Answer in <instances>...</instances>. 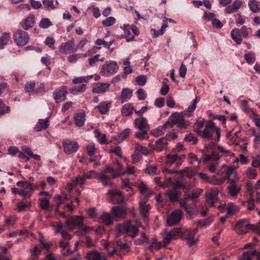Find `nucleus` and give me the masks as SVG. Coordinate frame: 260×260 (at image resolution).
I'll return each instance as SVG.
<instances>
[{
    "label": "nucleus",
    "instance_id": "16",
    "mask_svg": "<svg viewBox=\"0 0 260 260\" xmlns=\"http://www.w3.org/2000/svg\"><path fill=\"white\" fill-rule=\"evenodd\" d=\"M218 188L214 187L205 193L206 201L212 207L215 206V204L218 201Z\"/></svg>",
    "mask_w": 260,
    "mask_h": 260
},
{
    "label": "nucleus",
    "instance_id": "25",
    "mask_svg": "<svg viewBox=\"0 0 260 260\" xmlns=\"http://www.w3.org/2000/svg\"><path fill=\"white\" fill-rule=\"evenodd\" d=\"M110 84L108 83H98L92 88V91L95 93H102L109 90Z\"/></svg>",
    "mask_w": 260,
    "mask_h": 260
},
{
    "label": "nucleus",
    "instance_id": "39",
    "mask_svg": "<svg viewBox=\"0 0 260 260\" xmlns=\"http://www.w3.org/2000/svg\"><path fill=\"white\" fill-rule=\"evenodd\" d=\"M134 107L130 104L124 105L121 109V114L124 116H129L132 114Z\"/></svg>",
    "mask_w": 260,
    "mask_h": 260
},
{
    "label": "nucleus",
    "instance_id": "60",
    "mask_svg": "<svg viewBox=\"0 0 260 260\" xmlns=\"http://www.w3.org/2000/svg\"><path fill=\"white\" fill-rule=\"evenodd\" d=\"M114 41L112 40L110 42H106L103 39H97L95 41V44L98 45H104V47L109 48L114 43Z\"/></svg>",
    "mask_w": 260,
    "mask_h": 260
},
{
    "label": "nucleus",
    "instance_id": "56",
    "mask_svg": "<svg viewBox=\"0 0 260 260\" xmlns=\"http://www.w3.org/2000/svg\"><path fill=\"white\" fill-rule=\"evenodd\" d=\"M248 5L251 11L257 13L259 9L258 7V2L255 0H251L249 2Z\"/></svg>",
    "mask_w": 260,
    "mask_h": 260
},
{
    "label": "nucleus",
    "instance_id": "34",
    "mask_svg": "<svg viewBox=\"0 0 260 260\" xmlns=\"http://www.w3.org/2000/svg\"><path fill=\"white\" fill-rule=\"evenodd\" d=\"M241 5V1L239 0L236 1L232 5H230L226 8V12L228 13H232L233 12H236L240 8Z\"/></svg>",
    "mask_w": 260,
    "mask_h": 260
},
{
    "label": "nucleus",
    "instance_id": "52",
    "mask_svg": "<svg viewBox=\"0 0 260 260\" xmlns=\"http://www.w3.org/2000/svg\"><path fill=\"white\" fill-rule=\"evenodd\" d=\"M244 58L248 64H252L255 61V56L254 53L250 52L244 55Z\"/></svg>",
    "mask_w": 260,
    "mask_h": 260
},
{
    "label": "nucleus",
    "instance_id": "33",
    "mask_svg": "<svg viewBox=\"0 0 260 260\" xmlns=\"http://www.w3.org/2000/svg\"><path fill=\"white\" fill-rule=\"evenodd\" d=\"M49 126V121L47 118L45 119H39L38 123L35 127V129L37 132H39L42 129L47 128Z\"/></svg>",
    "mask_w": 260,
    "mask_h": 260
},
{
    "label": "nucleus",
    "instance_id": "53",
    "mask_svg": "<svg viewBox=\"0 0 260 260\" xmlns=\"http://www.w3.org/2000/svg\"><path fill=\"white\" fill-rule=\"evenodd\" d=\"M86 89V85L84 84L78 86H74L71 89L72 93L75 94L78 92H82L84 91Z\"/></svg>",
    "mask_w": 260,
    "mask_h": 260
},
{
    "label": "nucleus",
    "instance_id": "10",
    "mask_svg": "<svg viewBox=\"0 0 260 260\" xmlns=\"http://www.w3.org/2000/svg\"><path fill=\"white\" fill-rule=\"evenodd\" d=\"M119 67L115 61H107L102 66L101 72L106 76H111L118 71Z\"/></svg>",
    "mask_w": 260,
    "mask_h": 260
},
{
    "label": "nucleus",
    "instance_id": "21",
    "mask_svg": "<svg viewBox=\"0 0 260 260\" xmlns=\"http://www.w3.org/2000/svg\"><path fill=\"white\" fill-rule=\"evenodd\" d=\"M260 260V252L254 250L244 252L239 260Z\"/></svg>",
    "mask_w": 260,
    "mask_h": 260
},
{
    "label": "nucleus",
    "instance_id": "42",
    "mask_svg": "<svg viewBox=\"0 0 260 260\" xmlns=\"http://www.w3.org/2000/svg\"><path fill=\"white\" fill-rule=\"evenodd\" d=\"M203 191V190L201 188H197L194 189L191 191L190 194L188 196V198L196 202L197 199L199 198L201 196Z\"/></svg>",
    "mask_w": 260,
    "mask_h": 260
},
{
    "label": "nucleus",
    "instance_id": "13",
    "mask_svg": "<svg viewBox=\"0 0 260 260\" xmlns=\"http://www.w3.org/2000/svg\"><path fill=\"white\" fill-rule=\"evenodd\" d=\"M142 227L140 221L136 220V223H129L126 224L124 226L125 232L132 238H135L138 233V228Z\"/></svg>",
    "mask_w": 260,
    "mask_h": 260
},
{
    "label": "nucleus",
    "instance_id": "36",
    "mask_svg": "<svg viewBox=\"0 0 260 260\" xmlns=\"http://www.w3.org/2000/svg\"><path fill=\"white\" fill-rule=\"evenodd\" d=\"M231 37L233 40L238 44L242 42V39L240 35V30L238 28H235L231 31Z\"/></svg>",
    "mask_w": 260,
    "mask_h": 260
},
{
    "label": "nucleus",
    "instance_id": "63",
    "mask_svg": "<svg viewBox=\"0 0 260 260\" xmlns=\"http://www.w3.org/2000/svg\"><path fill=\"white\" fill-rule=\"evenodd\" d=\"M247 104H248L247 101L246 100H242L241 101V107L242 110L244 111L246 113H251V114H254V112L250 108H249L248 107Z\"/></svg>",
    "mask_w": 260,
    "mask_h": 260
},
{
    "label": "nucleus",
    "instance_id": "47",
    "mask_svg": "<svg viewBox=\"0 0 260 260\" xmlns=\"http://www.w3.org/2000/svg\"><path fill=\"white\" fill-rule=\"evenodd\" d=\"M67 200H68V198L67 195L60 196L58 194H56L53 198V200L58 207L62 204Z\"/></svg>",
    "mask_w": 260,
    "mask_h": 260
},
{
    "label": "nucleus",
    "instance_id": "4",
    "mask_svg": "<svg viewBox=\"0 0 260 260\" xmlns=\"http://www.w3.org/2000/svg\"><path fill=\"white\" fill-rule=\"evenodd\" d=\"M198 232L197 229H184L183 231L181 230L180 237L186 239L187 241V244L189 246H192L197 243L198 239H194L195 235Z\"/></svg>",
    "mask_w": 260,
    "mask_h": 260
},
{
    "label": "nucleus",
    "instance_id": "62",
    "mask_svg": "<svg viewBox=\"0 0 260 260\" xmlns=\"http://www.w3.org/2000/svg\"><path fill=\"white\" fill-rule=\"evenodd\" d=\"M194 174V171L191 168H187L184 169L182 172V175L184 177L190 178Z\"/></svg>",
    "mask_w": 260,
    "mask_h": 260
},
{
    "label": "nucleus",
    "instance_id": "50",
    "mask_svg": "<svg viewBox=\"0 0 260 260\" xmlns=\"http://www.w3.org/2000/svg\"><path fill=\"white\" fill-rule=\"evenodd\" d=\"M213 221V218H208L204 219H201L199 220V221L197 223V225L199 226L202 227V228H205L209 225Z\"/></svg>",
    "mask_w": 260,
    "mask_h": 260
},
{
    "label": "nucleus",
    "instance_id": "9",
    "mask_svg": "<svg viewBox=\"0 0 260 260\" xmlns=\"http://www.w3.org/2000/svg\"><path fill=\"white\" fill-rule=\"evenodd\" d=\"M83 222V217L77 215L69 218L66 220V224L69 230L80 229L82 226Z\"/></svg>",
    "mask_w": 260,
    "mask_h": 260
},
{
    "label": "nucleus",
    "instance_id": "44",
    "mask_svg": "<svg viewBox=\"0 0 260 260\" xmlns=\"http://www.w3.org/2000/svg\"><path fill=\"white\" fill-rule=\"evenodd\" d=\"M204 125V119L199 118L198 120L195 122L193 125V129L194 131L198 133V134H200L202 131L200 130Z\"/></svg>",
    "mask_w": 260,
    "mask_h": 260
},
{
    "label": "nucleus",
    "instance_id": "29",
    "mask_svg": "<svg viewBox=\"0 0 260 260\" xmlns=\"http://www.w3.org/2000/svg\"><path fill=\"white\" fill-rule=\"evenodd\" d=\"M130 131L129 128H126L121 133L117 134L113 138L114 142L116 144H119L122 142L129 136Z\"/></svg>",
    "mask_w": 260,
    "mask_h": 260
},
{
    "label": "nucleus",
    "instance_id": "11",
    "mask_svg": "<svg viewBox=\"0 0 260 260\" xmlns=\"http://www.w3.org/2000/svg\"><path fill=\"white\" fill-rule=\"evenodd\" d=\"M184 115L188 116L190 115V114H187V112H184L182 114L177 112L173 113L172 115H174L173 124H177L178 126L181 128H186L189 125V122L188 121L184 120Z\"/></svg>",
    "mask_w": 260,
    "mask_h": 260
},
{
    "label": "nucleus",
    "instance_id": "5",
    "mask_svg": "<svg viewBox=\"0 0 260 260\" xmlns=\"http://www.w3.org/2000/svg\"><path fill=\"white\" fill-rule=\"evenodd\" d=\"M181 230L175 228L170 231L164 232L161 233L163 237L164 246H167L172 240H176L180 237Z\"/></svg>",
    "mask_w": 260,
    "mask_h": 260
},
{
    "label": "nucleus",
    "instance_id": "43",
    "mask_svg": "<svg viewBox=\"0 0 260 260\" xmlns=\"http://www.w3.org/2000/svg\"><path fill=\"white\" fill-rule=\"evenodd\" d=\"M175 162H177L178 164H181V159L180 157L177 155H171L169 154L167 155V164L172 165Z\"/></svg>",
    "mask_w": 260,
    "mask_h": 260
},
{
    "label": "nucleus",
    "instance_id": "38",
    "mask_svg": "<svg viewBox=\"0 0 260 260\" xmlns=\"http://www.w3.org/2000/svg\"><path fill=\"white\" fill-rule=\"evenodd\" d=\"M100 222H102L106 225H110L112 223L111 216L110 213L108 212L103 213L100 218Z\"/></svg>",
    "mask_w": 260,
    "mask_h": 260
},
{
    "label": "nucleus",
    "instance_id": "57",
    "mask_svg": "<svg viewBox=\"0 0 260 260\" xmlns=\"http://www.w3.org/2000/svg\"><path fill=\"white\" fill-rule=\"evenodd\" d=\"M52 25L50 19L48 18H43L42 19L39 23V26L42 28H47L49 26Z\"/></svg>",
    "mask_w": 260,
    "mask_h": 260
},
{
    "label": "nucleus",
    "instance_id": "12",
    "mask_svg": "<svg viewBox=\"0 0 260 260\" xmlns=\"http://www.w3.org/2000/svg\"><path fill=\"white\" fill-rule=\"evenodd\" d=\"M126 213V207L123 205L114 206L111 209L112 216L116 221L124 219Z\"/></svg>",
    "mask_w": 260,
    "mask_h": 260
},
{
    "label": "nucleus",
    "instance_id": "58",
    "mask_svg": "<svg viewBox=\"0 0 260 260\" xmlns=\"http://www.w3.org/2000/svg\"><path fill=\"white\" fill-rule=\"evenodd\" d=\"M184 140L187 142L191 143V145H195L198 142L197 138L194 137V135L191 133L185 136Z\"/></svg>",
    "mask_w": 260,
    "mask_h": 260
},
{
    "label": "nucleus",
    "instance_id": "26",
    "mask_svg": "<svg viewBox=\"0 0 260 260\" xmlns=\"http://www.w3.org/2000/svg\"><path fill=\"white\" fill-rule=\"evenodd\" d=\"M8 151L9 154L12 156H17L20 158L25 159L26 161L29 160V157L25 155L17 147H9Z\"/></svg>",
    "mask_w": 260,
    "mask_h": 260
},
{
    "label": "nucleus",
    "instance_id": "35",
    "mask_svg": "<svg viewBox=\"0 0 260 260\" xmlns=\"http://www.w3.org/2000/svg\"><path fill=\"white\" fill-rule=\"evenodd\" d=\"M111 103L107 102H102L98 106L95 107L98 109L99 112L102 114H106L110 107Z\"/></svg>",
    "mask_w": 260,
    "mask_h": 260
},
{
    "label": "nucleus",
    "instance_id": "45",
    "mask_svg": "<svg viewBox=\"0 0 260 260\" xmlns=\"http://www.w3.org/2000/svg\"><path fill=\"white\" fill-rule=\"evenodd\" d=\"M10 38V34L8 32H5L3 35L0 37V49L4 48V46L7 44Z\"/></svg>",
    "mask_w": 260,
    "mask_h": 260
},
{
    "label": "nucleus",
    "instance_id": "2",
    "mask_svg": "<svg viewBox=\"0 0 260 260\" xmlns=\"http://www.w3.org/2000/svg\"><path fill=\"white\" fill-rule=\"evenodd\" d=\"M200 135L205 140L211 141L212 144L215 145L220 139V129L215 125L214 122L210 121Z\"/></svg>",
    "mask_w": 260,
    "mask_h": 260
},
{
    "label": "nucleus",
    "instance_id": "18",
    "mask_svg": "<svg viewBox=\"0 0 260 260\" xmlns=\"http://www.w3.org/2000/svg\"><path fill=\"white\" fill-rule=\"evenodd\" d=\"M182 217V212L179 210L173 211L168 217L167 223L169 226H173L178 224Z\"/></svg>",
    "mask_w": 260,
    "mask_h": 260
},
{
    "label": "nucleus",
    "instance_id": "49",
    "mask_svg": "<svg viewBox=\"0 0 260 260\" xmlns=\"http://www.w3.org/2000/svg\"><path fill=\"white\" fill-rule=\"evenodd\" d=\"M148 241V237L144 232H142L140 238L135 240V244L136 245H141Z\"/></svg>",
    "mask_w": 260,
    "mask_h": 260
},
{
    "label": "nucleus",
    "instance_id": "40",
    "mask_svg": "<svg viewBox=\"0 0 260 260\" xmlns=\"http://www.w3.org/2000/svg\"><path fill=\"white\" fill-rule=\"evenodd\" d=\"M138 187L142 194H145L147 196H150L153 194V192L152 190H149L146 185L143 182H141L138 185Z\"/></svg>",
    "mask_w": 260,
    "mask_h": 260
},
{
    "label": "nucleus",
    "instance_id": "64",
    "mask_svg": "<svg viewBox=\"0 0 260 260\" xmlns=\"http://www.w3.org/2000/svg\"><path fill=\"white\" fill-rule=\"evenodd\" d=\"M146 81L147 78L145 75H140L137 76L136 78V83L140 86L144 85L146 83Z\"/></svg>",
    "mask_w": 260,
    "mask_h": 260
},
{
    "label": "nucleus",
    "instance_id": "51",
    "mask_svg": "<svg viewBox=\"0 0 260 260\" xmlns=\"http://www.w3.org/2000/svg\"><path fill=\"white\" fill-rule=\"evenodd\" d=\"M93 77L92 75L85 76V77H80L75 78L73 80V83L74 84H78L81 83L83 82H87L88 81L91 79Z\"/></svg>",
    "mask_w": 260,
    "mask_h": 260
},
{
    "label": "nucleus",
    "instance_id": "28",
    "mask_svg": "<svg viewBox=\"0 0 260 260\" xmlns=\"http://www.w3.org/2000/svg\"><path fill=\"white\" fill-rule=\"evenodd\" d=\"M35 23V16L30 15L21 22V25L22 28L27 30L33 27Z\"/></svg>",
    "mask_w": 260,
    "mask_h": 260
},
{
    "label": "nucleus",
    "instance_id": "3",
    "mask_svg": "<svg viewBox=\"0 0 260 260\" xmlns=\"http://www.w3.org/2000/svg\"><path fill=\"white\" fill-rule=\"evenodd\" d=\"M100 174L98 175L95 171L91 170L87 173H84L82 176H77L72 182L68 184V189L71 191L72 189L77 185H83L85 184L86 179L98 178Z\"/></svg>",
    "mask_w": 260,
    "mask_h": 260
},
{
    "label": "nucleus",
    "instance_id": "7",
    "mask_svg": "<svg viewBox=\"0 0 260 260\" xmlns=\"http://www.w3.org/2000/svg\"><path fill=\"white\" fill-rule=\"evenodd\" d=\"M202 159L203 161L204 162L209 161L211 159L213 160V161H211L209 163L208 168L210 172L214 173L218 165V160L219 159V154L215 152H212L211 154L207 155L206 157H203Z\"/></svg>",
    "mask_w": 260,
    "mask_h": 260
},
{
    "label": "nucleus",
    "instance_id": "6",
    "mask_svg": "<svg viewBox=\"0 0 260 260\" xmlns=\"http://www.w3.org/2000/svg\"><path fill=\"white\" fill-rule=\"evenodd\" d=\"M16 185L21 187L20 196L22 197L30 198L34 191V188L31 183L27 181H18Z\"/></svg>",
    "mask_w": 260,
    "mask_h": 260
},
{
    "label": "nucleus",
    "instance_id": "8",
    "mask_svg": "<svg viewBox=\"0 0 260 260\" xmlns=\"http://www.w3.org/2000/svg\"><path fill=\"white\" fill-rule=\"evenodd\" d=\"M107 196V201L113 204H120L124 201L122 192L117 189L109 190Z\"/></svg>",
    "mask_w": 260,
    "mask_h": 260
},
{
    "label": "nucleus",
    "instance_id": "55",
    "mask_svg": "<svg viewBox=\"0 0 260 260\" xmlns=\"http://www.w3.org/2000/svg\"><path fill=\"white\" fill-rule=\"evenodd\" d=\"M40 202V205L43 209H48L49 206V199L47 198H40L39 199Z\"/></svg>",
    "mask_w": 260,
    "mask_h": 260
},
{
    "label": "nucleus",
    "instance_id": "22",
    "mask_svg": "<svg viewBox=\"0 0 260 260\" xmlns=\"http://www.w3.org/2000/svg\"><path fill=\"white\" fill-rule=\"evenodd\" d=\"M53 96L56 102L63 101L66 97V87L62 86L59 89H56L53 92Z\"/></svg>",
    "mask_w": 260,
    "mask_h": 260
},
{
    "label": "nucleus",
    "instance_id": "41",
    "mask_svg": "<svg viewBox=\"0 0 260 260\" xmlns=\"http://www.w3.org/2000/svg\"><path fill=\"white\" fill-rule=\"evenodd\" d=\"M36 83L33 81L27 82L25 85V91L29 94H35Z\"/></svg>",
    "mask_w": 260,
    "mask_h": 260
},
{
    "label": "nucleus",
    "instance_id": "30",
    "mask_svg": "<svg viewBox=\"0 0 260 260\" xmlns=\"http://www.w3.org/2000/svg\"><path fill=\"white\" fill-rule=\"evenodd\" d=\"M85 119V113L83 111H79L74 116L75 123L78 126H83Z\"/></svg>",
    "mask_w": 260,
    "mask_h": 260
},
{
    "label": "nucleus",
    "instance_id": "19",
    "mask_svg": "<svg viewBox=\"0 0 260 260\" xmlns=\"http://www.w3.org/2000/svg\"><path fill=\"white\" fill-rule=\"evenodd\" d=\"M235 174L236 178L231 179L230 180L231 184L228 187L229 193L232 197L236 196L240 190V186L236 184V182L239 181V178L236 173H235Z\"/></svg>",
    "mask_w": 260,
    "mask_h": 260
},
{
    "label": "nucleus",
    "instance_id": "31",
    "mask_svg": "<svg viewBox=\"0 0 260 260\" xmlns=\"http://www.w3.org/2000/svg\"><path fill=\"white\" fill-rule=\"evenodd\" d=\"M165 194L168 196L172 202L177 201L181 195V192L177 190H168L166 191Z\"/></svg>",
    "mask_w": 260,
    "mask_h": 260
},
{
    "label": "nucleus",
    "instance_id": "1",
    "mask_svg": "<svg viewBox=\"0 0 260 260\" xmlns=\"http://www.w3.org/2000/svg\"><path fill=\"white\" fill-rule=\"evenodd\" d=\"M110 173L112 178L120 177L125 174L122 165L116 160L113 163V167L107 166L102 171L99 177V180L105 186H112V183L110 181V177L107 175V173Z\"/></svg>",
    "mask_w": 260,
    "mask_h": 260
},
{
    "label": "nucleus",
    "instance_id": "17",
    "mask_svg": "<svg viewBox=\"0 0 260 260\" xmlns=\"http://www.w3.org/2000/svg\"><path fill=\"white\" fill-rule=\"evenodd\" d=\"M77 51V48H75L74 40L73 39L61 44L59 48V51L65 54L75 52Z\"/></svg>",
    "mask_w": 260,
    "mask_h": 260
},
{
    "label": "nucleus",
    "instance_id": "27",
    "mask_svg": "<svg viewBox=\"0 0 260 260\" xmlns=\"http://www.w3.org/2000/svg\"><path fill=\"white\" fill-rule=\"evenodd\" d=\"M135 124L136 126L140 130L149 129V126L147 123V120L143 117L136 119L135 120Z\"/></svg>",
    "mask_w": 260,
    "mask_h": 260
},
{
    "label": "nucleus",
    "instance_id": "61",
    "mask_svg": "<svg viewBox=\"0 0 260 260\" xmlns=\"http://www.w3.org/2000/svg\"><path fill=\"white\" fill-rule=\"evenodd\" d=\"M245 174L247 177L251 179H254L257 176L256 170L252 168H248L246 171Z\"/></svg>",
    "mask_w": 260,
    "mask_h": 260
},
{
    "label": "nucleus",
    "instance_id": "59",
    "mask_svg": "<svg viewBox=\"0 0 260 260\" xmlns=\"http://www.w3.org/2000/svg\"><path fill=\"white\" fill-rule=\"evenodd\" d=\"M173 117L174 115L172 114L169 117L168 120L166 121L162 126H161V128H163L165 131L168 127L172 128L173 127Z\"/></svg>",
    "mask_w": 260,
    "mask_h": 260
},
{
    "label": "nucleus",
    "instance_id": "32",
    "mask_svg": "<svg viewBox=\"0 0 260 260\" xmlns=\"http://www.w3.org/2000/svg\"><path fill=\"white\" fill-rule=\"evenodd\" d=\"M237 167H235L234 166H228L225 165H223L222 169H224L226 170L225 176H224L225 179L230 181L231 179H230V177L232 175H233L234 176V178H236V175L235 173H236L237 174V173L234 171L237 168Z\"/></svg>",
    "mask_w": 260,
    "mask_h": 260
},
{
    "label": "nucleus",
    "instance_id": "54",
    "mask_svg": "<svg viewBox=\"0 0 260 260\" xmlns=\"http://www.w3.org/2000/svg\"><path fill=\"white\" fill-rule=\"evenodd\" d=\"M239 211V208L232 203L228 204L227 207V215H231Z\"/></svg>",
    "mask_w": 260,
    "mask_h": 260
},
{
    "label": "nucleus",
    "instance_id": "14",
    "mask_svg": "<svg viewBox=\"0 0 260 260\" xmlns=\"http://www.w3.org/2000/svg\"><path fill=\"white\" fill-rule=\"evenodd\" d=\"M14 40L18 46H24L28 42L29 37L26 32L22 30H18L14 34Z\"/></svg>",
    "mask_w": 260,
    "mask_h": 260
},
{
    "label": "nucleus",
    "instance_id": "24",
    "mask_svg": "<svg viewBox=\"0 0 260 260\" xmlns=\"http://www.w3.org/2000/svg\"><path fill=\"white\" fill-rule=\"evenodd\" d=\"M139 204L141 216L146 220L148 217L149 211L151 207L149 204H146V201H140Z\"/></svg>",
    "mask_w": 260,
    "mask_h": 260
},
{
    "label": "nucleus",
    "instance_id": "15",
    "mask_svg": "<svg viewBox=\"0 0 260 260\" xmlns=\"http://www.w3.org/2000/svg\"><path fill=\"white\" fill-rule=\"evenodd\" d=\"M236 229L238 234H244L249 230L253 231L254 224H249L246 220H241L236 224Z\"/></svg>",
    "mask_w": 260,
    "mask_h": 260
},
{
    "label": "nucleus",
    "instance_id": "46",
    "mask_svg": "<svg viewBox=\"0 0 260 260\" xmlns=\"http://www.w3.org/2000/svg\"><path fill=\"white\" fill-rule=\"evenodd\" d=\"M95 136L98 138V141L100 144L102 145L107 144V141L106 140V135L101 134L97 129L94 130Z\"/></svg>",
    "mask_w": 260,
    "mask_h": 260
},
{
    "label": "nucleus",
    "instance_id": "23",
    "mask_svg": "<svg viewBox=\"0 0 260 260\" xmlns=\"http://www.w3.org/2000/svg\"><path fill=\"white\" fill-rule=\"evenodd\" d=\"M55 228V234H60L61 237L64 240H70L72 238V236L67 231L62 229L63 224L61 222H59L56 225L54 226Z\"/></svg>",
    "mask_w": 260,
    "mask_h": 260
},
{
    "label": "nucleus",
    "instance_id": "37",
    "mask_svg": "<svg viewBox=\"0 0 260 260\" xmlns=\"http://www.w3.org/2000/svg\"><path fill=\"white\" fill-rule=\"evenodd\" d=\"M132 90L128 88H123L121 94V103L127 101L132 96Z\"/></svg>",
    "mask_w": 260,
    "mask_h": 260
},
{
    "label": "nucleus",
    "instance_id": "48",
    "mask_svg": "<svg viewBox=\"0 0 260 260\" xmlns=\"http://www.w3.org/2000/svg\"><path fill=\"white\" fill-rule=\"evenodd\" d=\"M53 0H43L42 4L43 8L46 10H54L55 7L53 4Z\"/></svg>",
    "mask_w": 260,
    "mask_h": 260
},
{
    "label": "nucleus",
    "instance_id": "20",
    "mask_svg": "<svg viewBox=\"0 0 260 260\" xmlns=\"http://www.w3.org/2000/svg\"><path fill=\"white\" fill-rule=\"evenodd\" d=\"M85 258L87 260H107L106 255L102 254L96 250L88 251Z\"/></svg>",
    "mask_w": 260,
    "mask_h": 260
}]
</instances>
